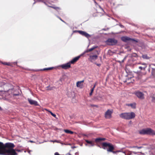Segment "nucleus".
<instances>
[{
	"label": "nucleus",
	"mask_w": 155,
	"mask_h": 155,
	"mask_svg": "<svg viewBox=\"0 0 155 155\" xmlns=\"http://www.w3.org/2000/svg\"><path fill=\"white\" fill-rule=\"evenodd\" d=\"M15 147V145L12 143L9 142L4 144L0 142V155H18L13 149Z\"/></svg>",
	"instance_id": "1"
},
{
	"label": "nucleus",
	"mask_w": 155,
	"mask_h": 155,
	"mask_svg": "<svg viewBox=\"0 0 155 155\" xmlns=\"http://www.w3.org/2000/svg\"><path fill=\"white\" fill-rule=\"evenodd\" d=\"M119 116L123 119L130 120L134 118L135 117V114L133 112L124 113L120 114Z\"/></svg>",
	"instance_id": "2"
},
{
	"label": "nucleus",
	"mask_w": 155,
	"mask_h": 155,
	"mask_svg": "<svg viewBox=\"0 0 155 155\" xmlns=\"http://www.w3.org/2000/svg\"><path fill=\"white\" fill-rule=\"evenodd\" d=\"M102 148L105 149L106 148L108 147L109 148L107 149V151L108 152H112L114 153L115 151H113L114 148L113 145L110 143L104 142L102 143Z\"/></svg>",
	"instance_id": "3"
},
{
	"label": "nucleus",
	"mask_w": 155,
	"mask_h": 155,
	"mask_svg": "<svg viewBox=\"0 0 155 155\" xmlns=\"http://www.w3.org/2000/svg\"><path fill=\"white\" fill-rule=\"evenodd\" d=\"M139 132L140 134L155 135V131L149 128L146 129H143L140 130Z\"/></svg>",
	"instance_id": "4"
},
{
	"label": "nucleus",
	"mask_w": 155,
	"mask_h": 155,
	"mask_svg": "<svg viewBox=\"0 0 155 155\" xmlns=\"http://www.w3.org/2000/svg\"><path fill=\"white\" fill-rule=\"evenodd\" d=\"M117 42V40L114 38H108L106 41V44L109 45H115Z\"/></svg>",
	"instance_id": "5"
},
{
	"label": "nucleus",
	"mask_w": 155,
	"mask_h": 155,
	"mask_svg": "<svg viewBox=\"0 0 155 155\" xmlns=\"http://www.w3.org/2000/svg\"><path fill=\"white\" fill-rule=\"evenodd\" d=\"M113 112L112 110L108 109L105 113L104 117L106 119H109L112 117V114Z\"/></svg>",
	"instance_id": "6"
},
{
	"label": "nucleus",
	"mask_w": 155,
	"mask_h": 155,
	"mask_svg": "<svg viewBox=\"0 0 155 155\" xmlns=\"http://www.w3.org/2000/svg\"><path fill=\"white\" fill-rule=\"evenodd\" d=\"M134 94L139 99L143 100L144 99V94L142 92L137 91L135 92Z\"/></svg>",
	"instance_id": "7"
},
{
	"label": "nucleus",
	"mask_w": 155,
	"mask_h": 155,
	"mask_svg": "<svg viewBox=\"0 0 155 155\" xmlns=\"http://www.w3.org/2000/svg\"><path fill=\"white\" fill-rule=\"evenodd\" d=\"M121 40L125 42H127L128 41H135L136 42H137V41H136V40L133 39H131V38L127 37V36H124L123 37L121 38Z\"/></svg>",
	"instance_id": "8"
},
{
	"label": "nucleus",
	"mask_w": 155,
	"mask_h": 155,
	"mask_svg": "<svg viewBox=\"0 0 155 155\" xmlns=\"http://www.w3.org/2000/svg\"><path fill=\"white\" fill-rule=\"evenodd\" d=\"M77 32L81 35L88 38L90 37V35L85 31H78Z\"/></svg>",
	"instance_id": "9"
},
{
	"label": "nucleus",
	"mask_w": 155,
	"mask_h": 155,
	"mask_svg": "<svg viewBox=\"0 0 155 155\" xmlns=\"http://www.w3.org/2000/svg\"><path fill=\"white\" fill-rule=\"evenodd\" d=\"M28 100L29 104L31 105H34L36 106H38L39 104L38 102L33 100H32L30 98H28Z\"/></svg>",
	"instance_id": "10"
},
{
	"label": "nucleus",
	"mask_w": 155,
	"mask_h": 155,
	"mask_svg": "<svg viewBox=\"0 0 155 155\" xmlns=\"http://www.w3.org/2000/svg\"><path fill=\"white\" fill-rule=\"evenodd\" d=\"M82 55V54H81L80 55H79L74 58L71 61H70V63L72 64H74L80 58L81 56Z\"/></svg>",
	"instance_id": "11"
},
{
	"label": "nucleus",
	"mask_w": 155,
	"mask_h": 155,
	"mask_svg": "<svg viewBox=\"0 0 155 155\" xmlns=\"http://www.w3.org/2000/svg\"><path fill=\"white\" fill-rule=\"evenodd\" d=\"M84 80L80 81H78L77 82L76 85L78 87L81 88L83 86V83L84 82Z\"/></svg>",
	"instance_id": "12"
},
{
	"label": "nucleus",
	"mask_w": 155,
	"mask_h": 155,
	"mask_svg": "<svg viewBox=\"0 0 155 155\" xmlns=\"http://www.w3.org/2000/svg\"><path fill=\"white\" fill-rule=\"evenodd\" d=\"M54 68V67H50L48 68H44L43 69H41L40 70H36L35 71H49L50 70H52Z\"/></svg>",
	"instance_id": "13"
},
{
	"label": "nucleus",
	"mask_w": 155,
	"mask_h": 155,
	"mask_svg": "<svg viewBox=\"0 0 155 155\" xmlns=\"http://www.w3.org/2000/svg\"><path fill=\"white\" fill-rule=\"evenodd\" d=\"M98 47L97 46H94L93 47H92V48H91L90 49H88L85 51H84V53H88L90 52H91L94 49H95L97 48Z\"/></svg>",
	"instance_id": "14"
},
{
	"label": "nucleus",
	"mask_w": 155,
	"mask_h": 155,
	"mask_svg": "<svg viewBox=\"0 0 155 155\" xmlns=\"http://www.w3.org/2000/svg\"><path fill=\"white\" fill-rule=\"evenodd\" d=\"M59 67H61L63 69H68V63L65 64L61 65L59 66Z\"/></svg>",
	"instance_id": "15"
},
{
	"label": "nucleus",
	"mask_w": 155,
	"mask_h": 155,
	"mask_svg": "<svg viewBox=\"0 0 155 155\" xmlns=\"http://www.w3.org/2000/svg\"><path fill=\"white\" fill-rule=\"evenodd\" d=\"M142 66H140L139 67V68L141 70H144L145 71L146 68L147 67V65L146 64H143Z\"/></svg>",
	"instance_id": "16"
},
{
	"label": "nucleus",
	"mask_w": 155,
	"mask_h": 155,
	"mask_svg": "<svg viewBox=\"0 0 155 155\" xmlns=\"http://www.w3.org/2000/svg\"><path fill=\"white\" fill-rule=\"evenodd\" d=\"M98 56L97 55H90V58L91 61L95 60L97 59Z\"/></svg>",
	"instance_id": "17"
},
{
	"label": "nucleus",
	"mask_w": 155,
	"mask_h": 155,
	"mask_svg": "<svg viewBox=\"0 0 155 155\" xmlns=\"http://www.w3.org/2000/svg\"><path fill=\"white\" fill-rule=\"evenodd\" d=\"M105 139L104 138H97L95 139V141L97 143L100 142L101 141H104L105 140Z\"/></svg>",
	"instance_id": "18"
},
{
	"label": "nucleus",
	"mask_w": 155,
	"mask_h": 155,
	"mask_svg": "<svg viewBox=\"0 0 155 155\" xmlns=\"http://www.w3.org/2000/svg\"><path fill=\"white\" fill-rule=\"evenodd\" d=\"M127 105L128 106H130L132 108L134 109H135L136 107V104L135 103L129 104Z\"/></svg>",
	"instance_id": "19"
},
{
	"label": "nucleus",
	"mask_w": 155,
	"mask_h": 155,
	"mask_svg": "<svg viewBox=\"0 0 155 155\" xmlns=\"http://www.w3.org/2000/svg\"><path fill=\"white\" fill-rule=\"evenodd\" d=\"M85 141L87 143L90 144L91 146H93L94 145V144L93 141H89L87 140H85Z\"/></svg>",
	"instance_id": "20"
},
{
	"label": "nucleus",
	"mask_w": 155,
	"mask_h": 155,
	"mask_svg": "<svg viewBox=\"0 0 155 155\" xmlns=\"http://www.w3.org/2000/svg\"><path fill=\"white\" fill-rule=\"evenodd\" d=\"M136 74L138 75L137 77L138 79H140L142 76L141 73L140 72H137Z\"/></svg>",
	"instance_id": "21"
},
{
	"label": "nucleus",
	"mask_w": 155,
	"mask_h": 155,
	"mask_svg": "<svg viewBox=\"0 0 155 155\" xmlns=\"http://www.w3.org/2000/svg\"><path fill=\"white\" fill-rule=\"evenodd\" d=\"M50 7L56 10V11H59L61 10V8L59 7H54V6H50Z\"/></svg>",
	"instance_id": "22"
},
{
	"label": "nucleus",
	"mask_w": 155,
	"mask_h": 155,
	"mask_svg": "<svg viewBox=\"0 0 155 155\" xmlns=\"http://www.w3.org/2000/svg\"><path fill=\"white\" fill-rule=\"evenodd\" d=\"M2 64H3L7 65H8V66H12V64L11 63H10L9 62L8 63V62H2Z\"/></svg>",
	"instance_id": "23"
},
{
	"label": "nucleus",
	"mask_w": 155,
	"mask_h": 155,
	"mask_svg": "<svg viewBox=\"0 0 155 155\" xmlns=\"http://www.w3.org/2000/svg\"><path fill=\"white\" fill-rule=\"evenodd\" d=\"M142 57L143 58L145 59H148L149 58L148 57L146 54L143 55Z\"/></svg>",
	"instance_id": "24"
},
{
	"label": "nucleus",
	"mask_w": 155,
	"mask_h": 155,
	"mask_svg": "<svg viewBox=\"0 0 155 155\" xmlns=\"http://www.w3.org/2000/svg\"><path fill=\"white\" fill-rule=\"evenodd\" d=\"M68 134H74V135H75L76 134V133L75 132H74L73 131L70 130H68Z\"/></svg>",
	"instance_id": "25"
},
{
	"label": "nucleus",
	"mask_w": 155,
	"mask_h": 155,
	"mask_svg": "<svg viewBox=\"0 0 155 155\" xmlns=\"http://www.w3.org/2000/svg\"><path fill=\"white\" fill-rule=\"evenodd\" d=\"M15 151L16 152V151L18 152H22L23 150H20L19 149L17 148H15Z\"/></svg>",
	"instance_id": "26"
},
{
	"label": "nucleus",
	"mask_w": 155,
	"mask_h": 155,
	"mask_svg": "<svg viewBox=\"0 0 155 155\" xmlns=\"http://www.w3.org/2000/svg\"><path fill=\"white\" fill-rule=\"evenodd\" d=\"M47 90H51L52 89L53 87L50 86L46 87Z\"/></svg>",
	"instance_id": "27"
},
{
	"label": "nucleus",
	"mask_w": 155,
	"mask_h": 155,
	"mask_svg": "<svg viewBox=\"0 0 155 155\" xmlns=\"http://www.w3.org/2000/svg\"><path fill=\"white\" fill-rule=\"evenodd\" d=\"M132 147L134 148H137L138 149H141V148H142L143 147L140 146V147H138L137 146H133V147Z\"/></svg>",
	"instance_id": "28"
},
{
	"label": "nucleus",
	"mask_w": 155,
	"mask_h": 155,
	"mask_svg": "<svg viewBox=\"0 0 155 155\" xmlns=\"http://www.w3.org/2000/svg\"><path fill=\"white\" fill-rule=\"evenodd\" d=\"M152 102L155 103V97L152 96Z\"/></svg>",
	"instance_id": "29"
},
{
	"label": "nucleus",
	"mask_w": 155,
	"mask_h": 155,
	"mask_svg": "<svg viewBox=\"0 0 155 155\" xmlns=\"http://www.w3.org/2000/svg\"><path fill=\"white\" fill-rule=\"evenodd\" d=\"M49 111L50 112L51 114V115L53 117H56V115L55 114H53V113H52L50 111Z\"/></svg>",
	"instance_id": "30"
},
{
	"label": "nucleus",
	"mask_w": 155,
	"mask_h": 155,
	"mask_svg": "<svg viewBox=\"0 0 155 155\" xmlns=\"http://www.w3.org/2000/svg\"><path fill=\"white\" fill-rule=\"evenodd\" d=\"M97 99L98 101H101V100L102 99V97H97Z\"/></svg>",
	"instance_id": "31"
},
{
	"label": "nucleus",
	"mask_w": 155,
	"mask_h": 155,
	"mask_svg": "<svg viewBox=\"0 0 155 155\" xmlns=\"http://www.w3.org/2000/svg\"><path fill=\"white\" fill-rule=\"evenodd\" d=\"M91 106L92 107H98V105H94V104H92V105H91Z\"/></svg>",
	"instance_id": "32"
},
{
	"label": "nucleus",
	"mask_w": 155,
	"mask_h": 155,
	"mask_svg": "<svg viewBox=\"0 0 155 155\" xmlns=\"http://www.w3.org/2000/svg\"><path fill=\"white\" fill-rule=\"evenodd\" d=\"M71 63H70V61L68 62V68L71 67Z\"/></svg>",
	"instance_id": "33"
},
{
	"label": "nucleus",
	"mask_w": 155,
	"mask_h": 155,
	"mask_svg": "<svg viewBox=\"0 0 155 155\" xmlns=\"http://www.w3.org/2000/svg\"><path fill=\"white\" fill-rule=\"evenodd\" d=\"M126 58V57H125V58L123 59V60H122L121 62H123L124 61L125 59Z\"/></svg>",
	"instance_id": "34"
},
{
	"label": "nucleus",
	"mask_w": 155,
	"mask_h": 155,
	"mask_svg": "<svg viewBox=\"0 0 155 155\" xmlns=\"http://www.w3.org/2000/svg\"><path fill=\"white\" fill-rule=\"evenodd\" d=\"M65 132L66 133H68V129H66V130H65Z\"/></svg>",
	"instance_id": "35"
},
{
	"label": "nucleus",
	"mask_w": 155,
	"mask_h": 155,
	"mask_svg": "<svg viewBox=\"0 0 155 155\" xmlns=\"http://www.w3.org/2000/svg\"><path fill=\"white\" fill-rule=\"evenodd\" d=\"M94 88H92L91 90V92H93L94 91Z\"/></svg>",
	"instance_id": "36"
},
{
	"label": "nucleus",
	"mask_w": 155,
	"mask_h": 155,
	"mask_svg": "<svg viewBox=\"0 0 155 155\" xmlns=\"http://www.w3.org/2000/svg\"><path fill=\"white\" fill-rule=\"evenodd\" d=\"M75 155H79V153L78 152H76L75 153Z\"/></svg>",
	"instance_id": "37"
},
{
	"label": "nucleus",
	"mask_w": 155,
	"mask_h": 155,
	"mask_svg": "<svg viewBox=\"0 0 155 155\" xmlns=\"http://www.w3.org/2000/svg\"><path fill=\"white\" fill-rule=\"evenodd\" d=\"M96 64L98 66H101V64Z\"/></svg>",
	"instance_id": "38"
},
{
	"label": "nucleus",
	"mask_w": 155,
	"mask_h": 155,
	"mask_svg": "<svg viewBox=\"0 0 155 155\" xmlns=\"http://www.w3.org/2000/svg\"><path fill=\"white\" fill-rule=\"evenodd\" d=\"M13 95L14 96H18L19 95V94H14Z\"/></svg>",
	"instance_id": "39"
},
{
	"label": "nucleus",
	"mask_w": 155,
	"mask_h": 155,
	"mask_svg": "<svg viewBox=\"0 0 155 155\" xmlns=\"http://www.w3.org/2000/svg\"><path fill=\"white\" fill-rule=\"evenodd\" d=\"M92 93H93V92H91L90 93V95H91L92 94Z\"/></svg>",
	"instance_id": "40"
},
{
	"label": "nucleus",
	"mask_w": 155,
	"mask_h": 155,
	"mask_svg": "<svg viewBox=\"0 0 155 155\" xmlns=\"http://www.w3.org/2000/svg\"><path fill=\"white\" fill-rule=\"evenodd\" d=\"M120 26L121 27V28H124V26L123 25H120Z\"/></svg>",
	"instance_id": "41"
},
{
	"label": "nucleus",
	"mask_w": 155,
	"mask_h": 155,
	"mask_svg": "<svg viewBox=\"0 0 155 155\" xmlns=\"http://www.w3.org/2000/svg\"><path fill=\"white\" fill-rule=\"evenodd\" d=\"M96 84H97V83H96L94 84V86H95H95H96Z\"/></svg>",
	"instance_id": "42"
},
{
	"label": "nucleus",
	"mask_w": 155,
	"mask_h": 155,
	"mask_svg": "<svg viewBox=\"0 0 155 155\" xmlns=\"http://www.w3.org/2000/svg\"><path fill=\"white\" fill-rule=\"evenodd\" d=\"M134 55H134V56L135 57H136L137 55V54H135Z\"/></svg>",
	"instance_id": "43"
},
{
	"label": "nucleus",
	"mask_w": 155,
	"mask_h": 155,
	"mask_svg": "<svg viewBox=\"0 0 155 155\" xmlns=\"http://www.w3.org/2000/svg\"><path fill=\"white\" fill-rule=\"evenodd\" d=\"M60 19L62 21L64 22V21L62 20L61 18H60Z\"/></svg>",
	"instance_id": "44"
},
{
	"label": "nucleus",
	"mask_w": 155,
	"mask_h": 155,
	"mask_svg": "<svg viewBox=\"0 0 155 155\" xmlns=\"http://www.w3.org/2000/svg\"><path fill=\"white\" fill-rule=\"evenodd\" d=\"M95 86H94L92 88H94H94H95Z\"/></svg>",
	"instance_id": "45"
},
{
	"label": "nucleus",
	"mask_w": 155,
	"mask_h": 155,
	"mask_svg": "<svg viewBox=\"0 0 155 155\" xmlns=\"http://www.w3.org/2000/svg\"><path fill=\"white\" fill-rule=\"evenodd\" d=\"M2 110V108L1 107H0V110Z\"/></svg>",
	"instance_id": "46"
},
{
	"label": "nucleus",
	"mask_w": 155,
	"mask_h": 155,
	"mask_svg": "<svg viewBox=\"0 0 155 155\" xmlns=\"http://www.w3.org/2000/svg\"><path fill=\"white\" fill-rule=\"evenodd\" d=\"M30 142L31 143L33 142L32 141H30Z\"/></svg>",
	"instance_id": "47"
},
{
	"label": "nucleus",
	"mask_w": 155,
	"mask_h": 155,
	"mask_svg": "<svg viewBox=\"0 0 155 155\" xmlns=\"http://www.w3.org/2000/svg\"><path fill=\"white\" fill-rule=\"evenodd\" d=\"M34 1H39V0H34Z\"/></svg>",
	"instance_id": "48"
},
{
	"label": "nucleus",
	"mask_w": 155,
	"mask_h": 155,
	"mask_svg": "<svg viewBox=\"0 0 155 155\" xmlns=\"http://www.w3.org/2000/svg\"><path fill=\"white\" fill-rule=\"evenodd\" d=\"M100 7V8L102 10H103V9H102V8H101V7Z\"/></svg>",
	"instance_id": "49"
},
{
	"label": "nucleus",
	"mask_w": 155,
	"mask_h": 155,
	"mask_svg": "<svg viewBox=\"0 0 155 155\" xmlns=\"http://www.w3.org/2000/svg\"><path fill=\"white\" fill-rule=\"evenodd\" d=\"M69 155H71L70 154L68 153Z\"/></svg>",
	"instance_id": "50"
},
{
	"label": "nucleus",
	"mask_w": 155,
	"mask_h": 155,
	"mask_svg": "<svg viewBox=\"0 0 155 155\" xmlns=\"http://www.w3.org/2000/svg\"><path fill=\"white\" fill-rule=\"evenodd\" d=\"M118 62H120V61H118Z\"/></svg>",
	"instance_id": "51"
},
{
	"label": "nucleus",
	"mask_w": 155,
	"mask_h": 155,
	"mask_svg": "<svg viewBox=\"0 0 155 155\" xmlns=\"http://www.w3.org/2000/svg\"><path fill=\"white\" fill-rule=\"evenodd\" d=\"M153 70H154V69L153 68H152Z\"/></svg>",
	"instance_id": "52"
}]
</instances>
